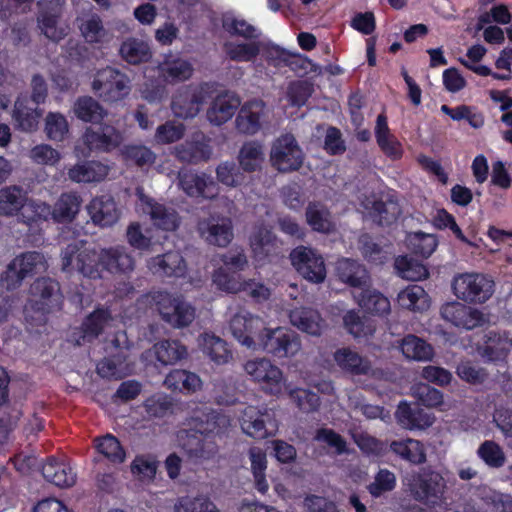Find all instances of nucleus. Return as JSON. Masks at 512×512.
<instances>
[{
    "instance_id": "obj_1",
    "label": "nucleus",
    "mask_w": 512,
    "mask_h": 512,
    "mask_svg": "<svg viewBox=\"0 0 512 512\" xmlns=\"http://www.w3.org/2000/svg\"><path fill=\"white\" fill-rule=\"evenodd\" d=\"M30 294L32 300L25 310V319L32 326H42L47 322V314L61 306L59 283L51 278H38L31 285Z\"/></svg>"
},
{
    "instance_id": "obj_2",
    "label": "nucleus",
    "mask_w": 512,
    "mask_h": 512,
    "mask_svg": "<svg viewBox=\"0 0 512 512\" xmlns=\"http://www.w3.org/2000/svg\"><path fill=\"white\" fill-rule=\"evenodd\" d=\"M153 300L163 321L173 328L189 326L195 319V309L181 297L159 291Z\"/></svg>"
},
{
    "instance_id": "obj_3",
    "label": "nucleus",
    "mask_w": 512,
    "mask_h": 512,
    "mask_svg": "<svg viewBox=\"0 0 512 512\" xmlns=\"http://www.w3.org/2000/svg\"><path fill=\"white\" fill-rule=\"evenodd\" d=\"M452 288L456 297L469 303H484L494 293V282L478 273H464L454 277Z\"/></svg>"
},
{
    "instance_id": "obj_4",
    "label": "nucleus",
    "mask_w": 512,
    "mask_h": 512,
    "mask_svg": "<svg viewBox=\"0 0 512 512\" xmlns=\"http://www.w3.org/2000/svg\"><path fill=\"white\" fill-rule=\"evenodd\" d=\"M303 161L304 153L292 134L281 135L273 142L270 162L279 172L297 171L301 168Z\"/></svg>"
},
{
    "instance_id": "obj_5",
    "label": "nucleus",
    "mask_w": 512,
    "mask_h": 512,
    "mask_svg": "<svg viewBox=\"0 0 512 512\" xmlns=\"http://www.w3.org/2000/svg\"><path fill=\"white\" fill-rule=\"evenodd\" d=\"M408 487L415 500L434 504L444 495L446 481L437 471L425 468L412 475Z\"/></svg>"
},
{
    "instance_id": "obj_6",
    "label": "nucleus",
    "mask_w": 512,
    "mask_h": 512,
    "mask_svg": "<svg viewBox=\"0 0 512 512\" xmlns=\"http://www.w3.org/2000/svg\"><path fill=\"white\" fill-rule=\"evenodd\" d=\"M91 88L102 100L116 102L129 93V79L119 70L106 67L96 73Z\"/></svg>"
},
{
    "instance_id": "obj_7",
    "label": "nucleus",
    "mask_w": 512,
    "mask_h": 512,
    "mask_svg": "<svg viewBox=\"0 0 512 512\" xmlns=\"http://www.w3.org/2000/svg\"><path fill=\"white\" fill-rule=\"evenodd\" d=\"M81 142L86 151L81 150L80 145L75 146V151L83 156L91 152H110L118 148L123 142L122 133L110 124H101L98 127H88L81 136Z\"/></svg>"
},
{
    "instance_id": "obj_8",
    "label": "nucleus",
    "mask_w": 512,
    "mask_h": 512,
    "mask_svg": "<svg viewBox=\"0 0 512 512\" xmlns=\"http://www.w3.org/2000/svg\"><path fill=\"white\" fill-rule=\"evenodd\" d=\"M229 329L239 343L247 348L257 349L267 326L260 316L242 310L230 319Z\"/></svg>"
},
{
    "instance_id": "obj_9",
    "label": "nucleus",
    "mask_w": 512,
    "mask_h": 512,
    "mask_svg": "<svg viewBox=\"0 0 512 512\" xmlns=\"http://www.w3.org/2000/svg\"><path fill=\"white\" fill-rule=\"evenodd\" d=\"M212 86L204 83L195 88L184 87L173 97L171 109L176 117L194 118L201 106L211 97Z\"/></svg>"
},
{
    "instance_id": "obj_10",
    "label": "nucleus",
    "mask_w": 512,
    "mask_h": 512,
    "mask_svg": "<svg viewBox=\"0 0 512 512\" xmlns=\"http://www.w3.org/2000/svg\"><path fill=\"white\" fill-rule=\"evenodd\" d=\"M247 375L263 390L270 394H278L282 390L283 373L281 369L273 364L271 360L262 357L248 360L244 364Z\"/></svg>"
},
{
    "instance_id": "obj_11",
    "label": "nucleus",
    "mask_w": 512,
    "mask_h": 512,
    "mask_svg": "<svg viewBox=\"0 0 512 512\" xmlns=\"http://www.w3.org/2000/svg\"><path fill=\"white\" fill-rule=\"evenodd\" d=\"M257 348L278 358L293 357L301 350L300 338L293 332L282 328L270 329L267 327Z\"/></svg>"
},
{
    "instance_id": "obj_12",
    "label": "nucleus",
    "mask_w": 512,
    "mask_h": 512,
    "mask_svg": "<svg viewBox=\"0 0 512 512\" xmlns=\"http://www.w3.org/2000/svg\"><path fill=\"white\" fill-rule=\"evenodd\" d=\"M292 265L297 272L311 283H322L326 278V266L323 257L315 250L299 246L290 253Z\"/></svg>"
},
{
    "instance_id": "obj_13",
    "label": "nucleus",
    "mask_w": 512,
    "mask_h": 512,
    "mask_svg": "<svg viewBox=\"0 0 512 512\" xmlns=\"http://www.w3.org/2000/svg\"><path fill=\"white\" fill-rule=\"evenodd\" d=\"M197 232L208 244L227 247L234 237L233 222L228 216L211 214L198 221Z\"/></svg>"
},
{
    "instance_id": "obj_14",
    "label": "nucleus",
    "mask_w": 512,
    "mask_h": 512,
    "mask_svg": "<svg viewBox=\"0 0 512 512\" xmlns=\"http://www.w3.org/2000/svg\"><path fill=\"white\" fill-rule=\"evenodd\" d=\"M172 154L179 162L187 165L208 162L213 156L211 139L203 132H195L188 140L176 145Z\"/></svg>"
},
{
    "instance_id": "obj_15",
    "label": "nucleus",
    "mask_w": 512,
    "mask_h": 512,
    "mask_svg": "<svg viewBox=\"0 0 512 512\" xmlns=\"http://www.w3.org/2000/svg\"><path fill=\"white\" fill-rule=\"evenodd\" d=\"M177 437L188 460L195 464L211 460L218 453V445L214 440L193 430H181Z\"/></svg>"
},
{
    "instance_id": "obj_16",
    "label": "nucleus",
    "mask_w": 512,
    "mask_h": 512,
    "mask_svg": "<svg viewBox=\"0 0 512 512\" xmlns=\"http://www.w3.org/2000/svg\"><path fill=\"white\" fill-rule=\"evenodd\" d=\"M178 185L189 197L213 198L217 194L214 179L204 173L181 169L177 174Z\"/></svg>"
},
{
    "instance_id": "obj_17",
    "label": "nucleus",
    "mask_w": 512,
    "mask_h": 512,
    "mask_svg": "<svg viewBox=\"0 0 512 512\" xmlns=\"http://www.w3.org/2000/svg\"><path fill=\"white\" fill-rule=\"evenodd\" d=\"M240 423L243 432L257 440L272 436L276 431L270 414L261 412L254 406H248L242 411Z\"/></svg>"
},
{
    "instance_id": "obj_18",
    "label": "nucleus",
    "mask_w": 512,
    "mask_h": 512,
    "mask_svg": "<svg viewBox=\"0 0 512 512\" xmlns=\"http://www.w3.org/2000/svg\"><path fill=\"white\" fill-rule=\"evenodd\" d=\"M336 364L345 372L356 376L377 378L382 371L374 368L372 362L351 348H341L334 353Z\"/></svg>"
},
{
    "instance_id": "obj_19",
    "label": "nucleus",
    "mask_w": 512,
    "mask_h": 512,
    "mask_svg": "<svg viewBox=\"0 0 512 512\" xmlns=\"http://www.w3.org/2000/svg\"><path fill=\"white\" fill-rule=\"evenodd\" d=\"M136 194L143 204V211L149 214L154 225L166 231L177 229L179 226V216L173 208L156 202L145 195L141 188L136 189Z\"/></svg>"
},
{
    "instance_id": "obj_20",
    "label": "nucleus",
    "mask_w": 512,
    "mask_h": 512,
    "mask_svg": "<svg viewBox=\"0 0 512 512\" xmlns=\"http://www.w3.org/2000/svg\"><path fill=\"white\" fill-rule=\"evenodd\" d=\"M100 265L111 274L126 275L134 271L136 260L125 246L100 250Z\"/></svg>"
},
{
    "instance_id": "obj_21",
    "label": "nucleus",
    "mask_w": 512,
    "mask_h": 512,
    "mask_svg": "<svg viewBox=\"0 0 512 512\" xmlns=\"http://www.w3.org/2000/svg\"><path fill=\"white\" fill-rule=\"evenodd\" d=\"M42 115L43 110L36 105L33 107L26 95L17 97L13 107L12 118L18 130L26 133L37 131Z\"/></svg>"
},
{
    "instance_id": "obj_22",
    "label": "nucleus",
    "mask_w": 512,
    "mask_h": 512,
    "mask_svg": "<svg viewBox=\"0 0 512 512\" xmlns=\"http://www.w3.org/2000/svg\"><path fill=\"white\" fill-rule=\"evenodd\" d=\"M110 170V166L101 161L87 160L68 168L67 178L74 183L101 182L108 176Z\"/></svg>"
},
{
    "instance_id": "obj_23",
    "label": "nucleus",
    "mask_w": 512,
    "mask_h": 512,
    "mask_svg": "<svg viewBox=\"0 0 512 512\" xmlns=\"http://www.w3.org/2000/svg\"><path fill=\"white\" fill-rule=\"evenodd\" d=\"M87 210L92 222L101 227L112 226L119 219V210L110 195L93 198L88 204Z\"/></svg>"
},
{
    "instance_id": "obj_24",
    "label": "nucleus",
    "mask_w": 512,
    "mask_h": 512,
    "mask_svg": "<svg viewBox=\"0 0 512 512\" xmlns=\"http://www.w3.org/2000/svg\"><path fill=\"white\" fill-rule=\"evenodd\" d=\"M240 106V99L231 92L218 94L207 110L208 121L215 126H220L232 118Z\"/></svg>"
},
{
    "instance_id": "obj_25",
    "label": "nucleus",
    "mask_w": 512,
    "mask_h": 512,
    "mask_svg": "<svg viewBox=\"0 0 512 512\" xmlns=\"http://www.w3.org/2000/svg\"><path fill=\"white\" fill-rule=\"evenodd\" d=\"M265 113L262 100H252L245 103L236 118V127L240 133L254 135L261 128V119Z\"/></svg>"
},
{
    "instance_id": "obj_26",
    "label": "nucleus",
    "mask_w": 512,
    "mask_h": 512,
    "mask_svg": "<svg viewBox=\"0 0 512 512\" xmlns=\"http://www.w3.org/2000/svg\"><path fill=\"white\" fill-rule=\"evenodd\" d=\"M45 480L60 488H69L76 483V474L69 464L55 457H50L42 465Z\"/></svg>"
},
{
    "instance_id": "obj_27",
    "label": "nucleus",
    "mask_w": 512,
    "mask_h": 512,
    "mask_svg": "<svg viewBox=\"0 0 512 512\" xmlns=\"http://www.w3.org/2000/svg\"><path fill=\"white\" fill-rule=\"evenodd\" d=\"M290 323L313 336L321 335L325 322L320 313L311 307H296L289 312Z\"/></svg>"
},
{
    "instance_id": "obj_28",
    "label": "nucleus",
    "mask_w": 512,
    "mask_h": 512,
    "mask_svg": "<svg viewBox=\"0 0 512 512\" xmlns=\"http://www.w3.org/2000/svg\"><path fill=\"white\" fill-rule=\"evenodd\" d=\"M149 269L160 276L182 277L187 266L183 256L178 251H172L153 257L148 262Z\"/></svg>"
},
{
    "instance_id": "obj_29",
    "label": "nucleus",
    "mask_w": 512,
    "mask_h": 512,
    "mask_svg": "<svg viewBox=\"0 0 512 512\" xmlns=\"http://www.w3.org/2000/svg\"><path fill=\"white\" fill-rule=\"evenodd\" d=\"M160 76L167 82L175 84L188 80L193 74L191 63L183 58L168 55L158 65Z\"/></svg>"
},
{
    "instance_id": "obj_30",
    "label": "nucleus",
    "mask_w": 512,
    "mask_h": 512,
    "mask_svg": "<svg viewBox=\"0 0 512 512\" xmlns=\"http://www.w3.org/2000/svg\"><path fill=\"white\" fill-rule=\"evenodd\" d=\"M265 160L263 143L249 140L243 143L237 155L239 168L244 172L252 173L260 170Z\"/></svg>"
},
{
    "instance_id": "obj_31",
    "label": "nucleus",
    "mask_w": 512,
    "mask_h": 512,
    "mask_svg": "<svg viewBox=\"0 0 512 512\" xmlns=\"http://www.w3.org/2000/svg\"><path fill=\"white\" fill-rule=\"evenodd\" d=\"M398 423L406 429H426L434 423V416L421 408H411L406 402L398 405L395 413Z\"/></svg>"
},
{
    "instance_id": "obj_32",
    "label": "nucleus",
    "mask_w": 512,
    "mask_h": 512,
    "mask_svg": "<svg viewBox=\"0 0 512 512\" xmlns=\"http://www.w3.org/2000/svg\"><path fill=\"white\" fill-rule=\"evenodd\" d=\"M195 432L203 434H220L224 432L230 425L229 418L215 410L209 409L196 415L192 419Z\"/></svg>"
},
{
    "instance_id": "obj_33",
    "label": "nucleus",
    "mask_w": 512,
    "mask_h": 512,
    "mask_svg": "<svg viewBox=\"0 0 512 512\" xmlns=\"http://www.w3.org/2000/svg\"><path fill=\"white\" fill-rule=\"evenodd\" d=\"M337 274L340 280L352 287L366 288L370 277L366 268L359 262L351 259H342L337 263Z\"/></svg>"
},
{
    "instance_id": "obj_34",
    "label": "nucleus",
    "mask_w": 512,
    "mask_h": 512,
    "mask_svg": "<svg viewBox=\"0 0 512 512\" xmlns=\"http://www.w3.org/2000/svg\"><path fill=\"white\" fill-rule=\"evenodd\" d=\"M82 198L76 192H65L60 195L53 206L52 218L59 223L72 222L80 211Z\"/></svg>"
},
{
    "instance_id": "obj_35",
    "label": "nucleus",
    "mask_w": 512,
    "mask_h": 512,
    "mask_svg": "<svg viewBox=\"0 0 512 512\" xmlns=\"http://www.w3.org/2000/svg\"><path fill=\"white\" fill-rule=\"evenodd\" d=\"M133 367L129 355L122 351L121 355L104 358L97 364V373L106 379L119 380L131 374Z\"/></svg>"
},
{
    "instance_id": "obj_36",
    "label": "nucleus",
    "mask_w": 512,
    "mask_h": 512,
    "mask_svg": "<svg viewBox=\"0 0 512 512\" xmlns=\"http://www.w3.org/2000/svg\"><path fill=\"white\" fill-rule=\"evenodd\" d=\"M27 192L20 186L10 185L0 189V215L15 216L25 206Z\"/></svg>"
},
{
    "instance_id": "obj_37",
    "label": "nucleus",
    "mask_w": 512,
    "mask_h": 512,
    "mask_svg": "<svg viewBox=\"0 0 512 512\" xmlns=\"http://www.w3.org/2000/svg\"><path fill=\"white\" fill-rule=\"evenodd\" d=\"M152 351L163 365H174L188 356L186 346L178 340H162L155 343Z\"/></svg>"
},
{
    "instance_id": "obj_38",
    "label": "nucleus",
    "mask_w": 512,
    "mask_h": 512,
    "mask_svg": "<svg viewBox=\"0 0 512 512\" xmlns=\"http://www.w3.org/2000/svg\"><path fill=\"white\" fill-rule=\"evenodd\" d=\"M72 110L79 120L90 123H99L108 114L104 107L91 96L78 97Z\"/></svg>"
},
{
    "instance_id": "obj_39",
    "label": "nucleus",
    "mask_w": 512,
    "mask_h": 512,
    "mask_svg": "<svg viewBox=\"0 0 512 512\" xmlns=\"http://www.w3.org/2000/svg\"><path fill=\"white\" fill-rule=\"evenodd\" d=\"M390 450L401 459L414 465H420L426 462V452L424 445L415 439H405L392 441Z\"/></svg>"
},
{
    "instance_id": "obj_40",
    "label": "nucleus",
    "mask_w": 512,
    "mask_h": 512,
    "mask_svg": "<svg viewBox=\"0 0 512 512\" xmlns=\"http://www.w3.org/2000/svg\"><path fill=\"white\" fill-rule=\"evenodd\" d=\"M60 13L43 10L37 16V27L48 40L58 43L67 35V28L59 25Z\"/></svg>"
},
{
    "instance_id": "obj_41",
    "label": "nucleus",
    "mask_w": 512,
    "mask_h": 512,
    "mask_svg": "<svg viewBox=\"0 0 512 512\" xmlns=\"http://www.w3.org/2000/svg\"><path fill=\"white\" fill-rule=\"evenodd\" d=\"M250 245L255 257L262 260L275 249L276 237L270 228L258 225L250 236Z\"/></svg>"
},
{
    "instance_id": "obj_42",
    "label": "nucleus",
    "mask_w": 512,
    "mask_h": 512,
    "mask_svg": "<svg viewBox=\"0 0 512 512\" xmlns=\"http://www.w3.org/2000/svg\"><path fill=\"white\" fill-rule=\"evenodd\" d=\"M305 215L307 223L313 230L321 233H330L334 230L331 214L324 205L309 203Z\"/></svg>"
},
{
    "instance_id": "obj_43",
    "label": "nucleus",
    "mask_w": 512,
    "mask_h": 512,
    "mask_svg": "<svg viewBox=\"0 0 512 512\" xmlns=\"http://www.w3.org/2000/svg\"><path fill=\"white\" fill-rule=\"evenodd\" d=\"M403 355L411 360L427 361L433 357V348L425 340L409 334L401 342Z\"/></svg>"
},
{
    "instance_id": "obj_44",
    "label": "nucleus",
    "mask_w": 512,
    "mask_h": 512,
    "mask_svg": "<svg viewBox=\"0 0 512 512\" xmlns=\"http://www.w3.org/2000/svg\"><path fill=\"white\" fill-rule=\"evenodd\" d=\"M164 384L174 391L178 390L191 393L200 389L201 380L192 372L176 369L166 376Z\"/></svg>"
},
{
    "instance_id": "obj_45",
    "label": "nucleus",
    "mask_w": 512,
    "mask_h": 512,
    "mask_svg": "<svg viewBox=\"0 0 512 512\" xmlns=\"http://www.w3.org/2000/svg\"><path fill=\"white\" fill-rule=\"evenodd\" d=\"M401 212L399 204L389 199L387 201H374L369 213L378 225L389 226L398 219Z\"/></svg>"
},
{
    "instance_id": "obj_46",
    "label": "nucleus",
    "mask_w": 512,
    "mask_h": 512,
    "mask_svg": "<svg viewBox=\"0 0 512 512\" xmlns=\"http://www.w3.org/2000/svg\"><path fill=\"white\" fill-rule=\"evenodd\" d=\"M345 329L356 339L372 336L376 330L373 321L367 317H361L356 311L350 310L343 316Z\"/></svg>"
},
{
    "instance_id": "obj_47",
    "label": "nucleus",
    "mask_w": 512,
    "mask_h": 512,
    "mask_svg": "<svg viewBox=\"0 0 512 512\" xmlns=\"http://www.w3.org/2000/svg\"><path fill=\"white\" fill-rule=\"evenodd\" d=\"M174 512H221L210 497L200 494L184 496L174 504Z\"/></svg>"
},
{
    "instance_id": "obj_48",
    "label": "nucleus",
    "mask_w": 512,
    "mask_h": 512,
    "mask_svg": "<svg viewBox=\"0 0 512 512\" xmlns=\"http://www.w3.org/2000/svg\"><path fill=\"white\" fill-rule=\"evenodd\" d=\"M77 23L81 35L89 43H99L103 41L107 35L102 20L96 14L79 17L77 18Z\"/></svg>"
},
{
    "instance_id": "obj_49",
    "label": "nucleus",
    "mask_w": 512,
    "mask_h": 512,
    "mask_svg": "<svg viewBox=\"0 0 512 512\" xmlns=\"http://www.w3.org/2000/svg\"><path fill=\"white\" fill-rule=\"evenodd\" d=\"M355 298L359 306L369 313L382 315L388 313L390 310L389 300L375 290L363 288Z\"/></svg>"
},
{
    "instance_id": "obj_50",
    "label": "nucleus",
    "mask_w": 512,
    "mask_h": 512,
    "mask_svg": "<svg viewBox=\"0 0 512 512\" xmlns=\"http://www.w3.org/2000/svg\"><path fill=\"white\" fill-rule=\"evenodd\" d=\"M111 319L112 318L108 310L97 309L92 312L86 317L81 326L83 341H91L98 337Z\"/></svg>"
},
{
    "instance_id": "obj_51",
    "label": "nucleus",
    "mask_w": 512,
    "mask_h": 512,
    "mask_svg": "<svg viewBox=\"0 0 512 512\" xmlns=\"http://www.w3.org/2000/svg\"><path fill=\"white\" fill-rule=\"evenodd\" d=\"M394 266L397 274L409 281H420L428 276V271L424 265L407 256L396 258Z\"/></svg>"
},
{
    "instance_id": "obj_52",
    "label": "nucleus",
    "mask_w": 512,
    "mask_h": 512,
    "mask_svg": "<svg viewBox=\"0 0 512 512\" xmlns=\"http://www.w3.org/2000/svg\"><path fill=\"white\" fill-rule=\"evenodd\" d=\"M13 265L19 267L27 276L41 273L47 269V262L44 255L38 251L22 253L13 259Z\"/></svg>"
},
{
    "instance_id": "obj_53",
    "label": "nucleus",
    "mask_w": 512,
    "mask_h": 512,
    "mask_svg": "<svg viewBox=\"0 0 512 512\" xmlns=\"http://www.w3.org/2000/svg\"><path fill=\"white\" fill-rule=\"evenodd\" d=\"M249 458L255 486L259 492L265 493L268 490V483L265 478V470L267 468L266 454L260 448L252 447L249 450Z\"/></svg>"
},
{
    "instance_id": "obj_54",
    "label": "nucleus",
    "mask_w": 512,
    "mask_h": 512,
    "mask_svg": "<svg viewBox=\"0 0 512 512\" xmlns=\"http://www.w3.org/2000/svg\"><path fill=\"white\" fill-rule=\"evenodd\" d=\"M120 54L130 64H139L151 57L149 46L137 39H128L122 43Z\"/></svg>"
},
{
    "instance_id": "obj_55",
    "label": "nucleus",
    "mask_w": 512,
    "mask_h": 512,
    "mask_svg": "<svg viewBox=\"0 0 512 512\" xmlns=\"http://www.w3.org/2000/svg\"><path fill=\"white\" fill-rule=\"evenodd\" d=\"M408 248L416 255L429 257L437 247V239L433 234L414 232L406 238Z\"/></svg>"
},
{
    "instance_id": "obj_56",
    "label": "nucleus",
    "mask_w": 512,
    "mask_h": 512,
    "mask_svg": "<svg viewBox=\"0 0 512 512\" xmlns=\"http://www.w3.org/2000/svg\"><path fill=\"white\" fill-rule=\"evenodd\" d=\"M261 43H233L224 44L226 55L234 61L248 62L252 61L260 53Z\"/></svg>"
},
{
    "instance_id": "obj_57",
    "label": "nucleus",
    "mask_w": 512,
    "mask_h": 512,
    "mask_svg": "<svg viewBox=\"0 0 512 512\" xmlns=\"http://www.w3.org/2000/svg\"><path fill=\"white\" fill-rule=\"evenodd\" d=\"M511 347L512 343L507 338L493 335L488 338V341L482 348L481 355L488 361H501L507 357Z\"/></svg>"
},
{
    "instance_id": "obj_58",
    "label": "nucleus",
    "mask_w": 512,
    "mask_h": 512,
    "mask_svg": "<svg viewBox=\"0 0 512 512\" xmlns=\"http://www.w3.org/2000/svg\"><path fill=\"white\" fill-rule=\"evenodd\" d=\"M44 132L49 140L63 141L69 132V125L64 115L49 112L45 117Z\"/></svg>"
},
{
    "instance_id": "obj_59",
    "label": "nucleus",
    "mask_w": 512,
    "mask_h": 512,
    "mask_svg": "<svg viewBox=\"0 0 512 512\" xmlns=\"http://www.w3.org/2000/svg\"><path fill=\"white\" fill-rule=\"evenodd\" d=\"M204 352L216 364H225L232 358L226 342L215 335H205Z\"/></svg>"
},
{
    "instance_id": "obj_60",
    "label": "nucleus",
    "mask_w": 512,
    "mask_h": 512,
    "mask_svg": "<svg viewBox=\"0 0 512 512\" xmlns=\"http://www.w3.org/2000/svg\"><path fill=\"white\" fill-rule=\"evenodd\" d=\"M99 266H101L100 252L97 253L94 249L86 247L83 254L78 255V263L75 271L85 277L97 279L101 277Z\"/></svg>"
},
{
    "instance_id": "obj_61",
    "label": "nucleus",
    "mask_w": 512,
    "mask_h": 512,
    "mask_svg": "<svg viewBox=\"0 0 512 512\" xmlns=\"http://www.w3.org/2000/svg\"><path fill=\"white\" fill-rule=\"evenodd\" d=\"M96 448L113 463H122L125 460V452L118 439L110 434L95 439Z\"/></svg>"
},
{
    "instance_id": "obj_62",
    "label": "nucleus",
    "mask_w": 512,
    "mask_h": 512,
    "mask_svg": "<svg viewBox=\"0 0 512 512\" xmlns=\"http://www.w3.org/2000/svg\"><path fill=\"white\" fill-rule=\"evenodd\" d=\"M398 302L403 308L409 310H420L425 307L427 294L422 287L412 285L398 294Z\"/></svg>"
},
{
    "instance_id": "obj_63",
    "label": "nucleus",
    "mask_w": 512,
    "mask_h": 512,
    "mask_svg": "<svg viewBox=\"0 0 512 512\" xmlns=\"http://www.w3.org/2000/svg\"><path fill=\"white\" fill-rule=\"evenodd\" d=\"M412 396L419 404L426 407H437L443 403V394L426 383H417L411 387Z\"/></svg>"
},
{
    "instance_id": "obj_64",
    "label": "nucleus",
    "mask_w": 512,
    "mask_h": 512,
    "mask_svg": "<svg viewBox=\"0 0 512 512\" xmlns=\"http://www.w3.org/2000/svg\"><path fill=\"white\" fill-rule=\"evenodd\" d=\"M479 457L491 468H500L506 461L503 449L494 441L486 440L478 448Z\"/></svg>"
}]
</instances>
